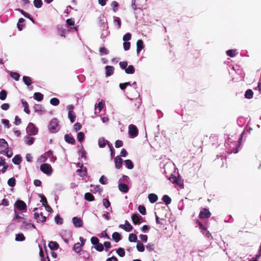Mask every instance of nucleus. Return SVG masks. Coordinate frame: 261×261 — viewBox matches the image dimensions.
<instances>
[{
  "label": "nucleus",
  "instance_id": "25",
  "mask_svg": "<svg viewBox=\"0 0 261 261\" xmlns=\"http://www.w3.org/2000/svg\"><path fill=\"white\" fill-rule=\"evenodd\" d=\"M253 96V92L251 89H248L245 92V97L247 99H251Z\"/></svg>",
  "mask_w": 261,
  "mask_h": 261
},
{
  "label": "nucleus",
  "instance_id": "43",
  "mask_svg": "<svg viewBox=\"0 0 261 261\" xmlns=\"http://www.w3.org/2000/svg\"><path fill=\"white\" fill-rule=\"evenodd\" d=\"M25 240V237L22 233H18L16 235L15 240L16 241H23Z\"/></svg>",
  "mask_w": 261,
  "mask_h": 261
},
{
  "label": "nucleus",
  "instance_id": "22",
  "mask_svg": "<svg viewBox=\"0 0 261 261\" xmlns=\"http://www.w3.org/2000/svg\"><path fill=\"white\" fill-rule=\"evenodd\" d=\"M21 102L23 107H24V111L28 114L30 113V111L29 109V104L27 101L24 99L21 100Z\"/></svg>",
  "mask_w": 261,
  "mask_h": 261
},
{
  "label": "nucleus",
  "instance_id": "34",
  "mask_svg": "<svg viewBox=\"0 0 261 261\" xmlns=\"http://www.w3.org/2000/svg\"><path fill=\"white\" fill-rule=\"evenodd\" d=\"M10 74L11 77L16 81H18L20 76L18 73L16 72L11 71Z\"/></svg>",
  "mask_w": 261,
  "mask_h": 261
},
{
  "label": "nucleus",
  "instance_id": "18",
  "mask_svg": "<svg viewBox=\"0 0 261 261\" xmlns=\"http://www.w3.org/2000/svg\"><path fill=\"white\" fill-rule=\"evenodd\" d=\"M65 140L68 143L74 144L75 143V140L73 137L70 136L69 135H65L64 136Z\"/></svg>",
  "mask_w": 261,
  "mask_h": 261
},
{
  "label": "nucleus",
  "instance_id": "29",
  "mask_svg": "<svg viewBox=\"0 0 261 261\" xmlns=\"http://www.w3.org/2000/svg\"><path fill=\"white\" fill-rule=\"evenodd\" d=\"M137 249L139 252H143L145 249L144 245L140 241H137Z\"/></svg>",
  "mask_w": 261,
  "mask_h": 261
},
{
  "label": "nucleus",
  "instance_id": "46",
  "mask_svg": "<svg viewBox=\"0 0 261 261\" xmlns=\"http://www.w3.org/2000/svg\"><path fill=\"white\" fill-rule=\"evenodd\" d=\"M95 248L97 251H99V252L102 251L104 249L103 244H102L101 243H98L97 244H96L95 246Z\"/></svg>",
  "mask_w": 261,
  "mask_h": 261
},
{
  "label": "nucleus",
  "instance_id": "4",
  "mask_svg": "<svg viewBox=\"0 0 261 261\" xmlns=\"http://www.w3.org/2000/svg\"><path fill=\"white\" fill-rule=\"evenodd\" d=\"M128 133L132 137H136L138 135V129L136 125L130 124L128 126Z\"/></svg>",
  "mask_w": 261,
  "mask_h": 261
},
{
  "label": "nucleus",
  "instance_id": "36",
  "mask_svg": "<svg viewBox=\"0 0 261 261\" xmlns=\"http://www.w3.org/2000/svg\"><path fill=\"white\" fill-rule=\"evenodd\" d=\"M34 138L29 136L25 137V143L29 145H31L34 143Z\"/></svg>",
  "mask_w": 261,
  "mask_h": 261
},
{
  "label": "nucleus",
  "instance_id": "16",
  "mask_svg": "<svg viewBox=\"0 0 261 261\" xmlns=\"http://www.w3.org/2000/svg\"><path fill=\"white\" fill-rule=\"evenodd\" d=\"M148 199L150 203H153L155 202L158 199V196L155 194H149L148 196Z\"/></svg>",
  "mask_w": 261,
  "mask_h": 261
},
{
  "label": "nucleus",
  "instance_id": "23",
  "mask_svg": "<svg viewBox=\"0 0 261 261\" xmlns=\"http://www.w3.org/2000/svg\"><path fill=\"white\" fill-rule=\"evenodd\" d=\"M82 245H81V243L78 242L74 244L73 249L75 252L77 253H80L82 251Z\"/></svg>",
  "mask_w": 261,
  "mask_h": 261
},
{
  "label": "nucleus",
  "instance_id": "41",
  "mask_svg": "<svg viewBox=\"0 0 261 261\" xmlns=\"http://www.w3.org/2000/svg\"><path fill=\"white\" fill-rule=\"evenodd\" d=\"M59 100L56 97L53 98L50 100V104L54 106H58L59 104Z\"/></svg>",
  "mask_w": 261,
  "mask_h": 261
},
{
  "label": "nucleus",
  "instance_id": "8",
  "mask_svg": "<svg viewBox=\"0 0 261 261\" xmlns=\"http://www.w3.org/2000/svg\"><path fill=\"white\" fill-rule=\"evenodd\" d=\"M76 172L81 177L87 176V169L86 167H84L83 165L82 164L81 166V168L77 169L76 170Z\"/></svg>",
  "mask_w": 261,
  "mask_h": 261
},
{
  "label": "nucleus",
  "instance_id": "11",
  "mask_svg": "<svg viewBox=\"0 0 261 261\" xmlns=\"http://www.w3.org/2000/svg\"><path fill=\"white\" fill-rule=\"evenodd\" d=\"M132 219L134 224H137L141 222V220L142 219V218L141 216H139L137 214H134L132 215Z\"/></svg>",
  "mask_w": 261,
  "mask_h": 261
},
{
  "label": "nucleus",
  "instance_id": "19",
  "mask_svg": "<svg viewBox=\"0 0 261 261\" xmlns=\"http://www.w3.org/2000/svg\"><path fill=\"white\" fill-rule=\"evenodd\" d=\"M112 239L117 243L122 239V237L120 233L117 232H115L112 234Z\"/></svg>",
  "mask_w": 261,
  "mask_h": 261
},
{
  "label": "nucleus",
  "instance_id": "15",
  "mask_svg": "<svg viewBox=\"0 0 261 261\" xmlns=\"http://www.w3.org/2000/svg\"><path fill=\"white\" fill-rule=\"evenodd\" d=\"M119 190L123 193H127L128 191V187L125 184H120L118 186Z\"/></svg>",
  "mask_w": 261,
  "mask_h": 261
},
{
  "label": "nucleus",
  "instance_id": "51",
  "mask_svg": "<svg viewBox=\"0 0 261 261\" xmlns=\"http://www.w3.org/2000/svg\"><path fill=\"white\" fill-rule=\"evenodd\" d=\"M55 220L57 224H62L63 223V219L59 215H57L55 217Z\"/></svg>",
  "mask_w": 261,
  "mask_h": 261
},
{
  "label": "nucleus",
  "instance_id": "30",
  "mask_svg": "<svg viewBox=\"0 0 261 261\" xmlns=\"http://www.w3.org/2000/svg\"><path fill=\"white\" fill-rule=\"evenodd\" d=\"M22 80L24 84L27 86H30L32 84V79L30 77L27 76H23Z\"/></svg>",
  "mask_w": 261,
  "mask_h": 261
},
{
  "label": "nucleus",
  "instance_id": "60",
  "mask_svg": "<svg viewBox=\"0 0 261 261\" xmlns=\"http://www.w3.org/2000/svg\"><path fill=\"white\" fill-rule=\"evenodd\" d=\"M119 66L122 69H125L126 68L127 66V62L126 61H121L119 62Z\"/></svg>",
  "mask_w": 261,
  "mask_h": 261
},
{
  "label": "nucleus",
  "instance_id": "10",
  "mask_svg": "<svg viewBox=\"0 0 261 261\" xmlns=\"http://www.w3.org/2000/svg\"><path fill=\"white\" fill-rule=\"evenodd\" d=\"M115 167L117 169H120L122 167L123 160L119 156H117L114 159Z\"/></svg>",
  "mask_w": 261,
  "mask_h": 261
},
{
  "label": "nucleus",
  "instance_id": "47",
  "mask_svg": "<svg viewBox=\"0 0 261 261\" xmlns=\"http://www.w3.org/2000/svg\"><path fill=\"white\" fill-rule=\"evenodd\" d=\"M85 138V135L83 132H79L77 135V139L79 142H82Z\"/></svg>",
  "mask_w": 261,
  "mask_h": 261
},
{
  "label": "nucleus",
  "instance_id": "1",
  "mask_svg": "<svg viewBox=\"0 0 261 261\" xmlns=\"http://www.w3.org/2000/svg\"><path fill=\"white\" fill-rule=\"evenodd\" d=\"M49 131L53 133H56L59 130V122L57 119H53L48 125Z\"/></svg>",
  "mask_w": 261,
  "mask_h": 261
},
{
  "label": "nucleus",
  "instance_id": "17",
  "mask_svg": "<svg viewBox=\"0 0 261 261\" xmlns=\"http://www.w3.org/2000/svg\"><path fill=\"white\" fill-rule=\"evenodd\" d=\"M114 68L112 66H107L106 67V74L107 76H110L113 74Z\"/></svg>",
  "mask_w": 261,
  "mask_h": 261
},
{
  "label": "nucleus",
  "instance_id": "40",
  "mask_svg": "<svg viewBox=\"0 0 261 261\" xmlns=\"http://www.w3.org/2000/svg\"><path fill=\"white\" fill-rule=\"evenodd\" d=\"M114 23L117 25V28L118 29H120L121 26V21L119 17H115L114 19Z\"/></svg>",
  "mask_w": 261,
  "mask_h": 261
},
{
  "label": "nucleus",
  "instance_id": "62",
  "mask_svg": "<svg viewBox=\"0 0 261 261\" xmlns=\"http://www.w3.org/2000/svg\"><path fill=\"white\" fill-rule=\"evenodd\" d=\"M146 247L147 250H148L149 251H153L154 249V244H150V243H148L146 245Z\"/></svg>",
  "mask_w": 261,
  "mask_h": 261
},
{
  "label": "nucleus",
  "instance_id": "39",
  "mask_svg": "<svg viewBox=\"0 0 261 261\" xmlns=\"http://www.w3.org/2000/svg\"><path fill=\"white\" fill-rule=\"evenodd\" d=\"M226 54L228 56L233 57L237 54V50L229 49L226 51Z\"/></svg>",
  "mask_w": 261,
  "mask_h": 261
},
{
  "label": "nucleus",
  "instance_id": "13",
  "mask_svg": "<svg viewBox=\"0 0 261 261\" xmlns=\"http://www.w3.org/2000/svg\"><path fill=\"white\" fill-rule=\"evenodd\" d=\"M48 246L50 250H56L59 249V245L57 242L50 241L49 242Z\"/></svg>",
  "mask_w": 261,
  "mask_h": 261
},
{
  "label": "nucleus",
  "instance_id": "37",
  "mask_svg": "<svg viewBox=\"0 0 261 261\" xmlns=\"http://www.w3.org/2000/svg\"><path fill=\"white\" fill-rule=\"evenodd\" d=\"M104 105H105V103L102 101H101L97 105L96 104L95 110H98V112H100L103 109Z\"/></svg>",
  "mask_w": 261,
  "mask_h": 261
},
{
  "label": "nucleus",
  "instance_id": "44",
  "mask_svg": "<svg viewBox=\"0 0 261 261\" xmlns=\"http://www.w3.org/2000/svg\"><path fill=\"white\" fill-rule=\"evenodd\" d=\"M7 95V91L5 90H3L0 92V99L4 100H5Z\"/></svg>",
  "mask_w": 261,
  "mask_h": 261
},
{
  "label": "nucleus",
  "instance_id": "3",
  "mask_svg": "<svg viewBox=\"0 0 261 261\" xmlns=\"http://www.w3.org/2000/svg\"><path fill=\"white\" fill-rule=\"evenodd\" d=\"M40 170L47 175H50L53 172V169L49 164L44 163L41 165Z\"/></svg>",
  "mask_w": 261,
  "mask_h": 261
},
{
  "label": "nucleus",
  "instance_id": "57",
  "mask_svg": "<svg viewBox=\"0 0 261 261\" xmlns=\"http://www.w3.org/2000/svg\"><path fill=\"white\" fill-rule=\"evenodd\" d=\"M123 45L125 50H128L129 49L130 46V43L129 42L124 41Z\"/></svg>",
  "mask_w": 261,
  "mask_h": 261
},
{
  "label": "nucleus",
  "instance_id": "45",
  "mask_svg": "<svg viewBox=\"0 0 261 261\" xmlns=\"http://www.w3.org/2000/svg\"><path fill=\"white\" fill-rule=\"evenodd\" d=\"M33 3L34 6L37 8H41L42 5V0H34Z\"/></svg>",
  "mask_w": 261,
  "mask_h": 261
},
{
  "label": "nucleus",
  "instance_id": "33",
  "mask_svg": "<svg viewBox=\"0 0 261 261\" xmlns=\"http://www.w3.org/2000/svg\"><path fill=\"white\" fill-rule=\"evenodd\" d=\"M68 31L66 30L62 27H58V33L61 36H65V34L68 32Z\"/></svg>",
  "mask_w": 261,
  "mask_h": 261
},
{
  "label": "nucleus",
  "instance_id": "48",
  "mask_svg": "<svg viewBox=\"0 0 261 261\" xmlns=\"http://www.w3.org/2000/svg\"><path fill=\"white\" fill-rule=\"evenodd\" d=\"M24 21V19L23 18H21L19 19L17 23V28L19 31H21L23 28V24H22Z\"/></svg>",
  "mask_w": 261,
  "mask_h": 261
},
{
  "label": "nucleus",
  "instance_id": "54",
  "mask_svg": "<svg viewBox=\"0 0 261 261\" xmlns=\"http://www.w3.org/2000/svg\"><path fill=\"white\" fill-rule=\"evenodd\" d=\"M106 140L103 139H99L98 140V145L100 147H104L106 146Z\"/></svg>",
  "mask_w": 261,
  "mask_h": 261
},
{
  "label": "nucleus",
  "instance_id": "6",
  "mask_svg": "<svg viewBox=\"0 0 261 261\" xmlns=\"http://www.w3.org/2000/svg\"><path fill=\"white\" fill-rule=\"evenodd\" d=\"M14 205L19 211H23L27 209L26 204L21 200H17Z\"/></svg>",
  "mask_w": 261,
  "mask_h": 261
},
{
  "label": "nucleus",
  "instance_id": "9",
  "mask_svg": "<svg viewBox=\"0 0 261 261\" xmlns=\"http://www.w3.org/2000/svg\"><path fill=\"white\" fill-rule=\"evenodd\" d=\"M119 227L124 229V230H125L127 232L130 231L133 228L132 225L127 220H126L125 221L124 225L120 224L119 225Z\"/></svg>",
  "mask_w": 261,
  "mask_h": 261
},
{
  "label": "nucleus",
  "instance_id": "58",
  "mask_svg": "<svg viewBox=\"0 0 261 261\" xmlns=\"http://www.w3.org/2000/svg\"><path fill=\"white\" fill-rule=\"evenodd\" d=\"M73 128L75 132H77L81 129L82 125L80 123L76 122L74 124Z\"/></svg>",
  "mask_w": 261,
  "mask_h": 261
},
{
  "label": "nucleus",
  "instance_id": "55",
  "mask_svg": "<svg viewBox=\"0 0 261 261\" xmlns=\"http://www.w3.org/2000/svg\"><path fill=\"white\" fill-rule=\"evenodd\" d=\"M31 225V223H28L26 221H23L21 225V229H28L29 228Z\"/></svg>",
  "mask_w": 261,
  "mask_h": 261
},
{
  "label": "nucleus",
  "instance_id": "50",
  "mask_svg": "<svg viewBox=\"0 0 261 261\" xmlns=\"http://www.w3.org/2000/svg\"><path fill=\"white\" fill-rule=\"evenodd\" d=\"M116 252L120 257H123L125 256V251L122 248H119Z\"/></svg>",
  "mask_w": 261,
  "mask_h": 261
},
{
  "label": "nucleus",
  "instance_id": "59",
  "mask_svg": "<svg viewBox=\"0 0 261 261\" xmlns=\"http://www.w3.org/2000/svg\"><path fill=\"white\" fill-rule=\"evenodd\" d=\"M123 145V143L121 140H116L115 143V146L116 148H119L120 147H122Z\"/></svg>",
  "mask_w": 261,
  "mask_h": 261
},
{
  "label": "nucleus",
  "instance_id": "24",
  "mask_svg": "<svg viewBox=\"0 0 261 261\" xmlns=\"http://www.w3.org/2000/svg\"><path fill=\"white\" fill-rule=\"evenodd\" d=\"M21 161V157L19 155H16L12 159L13 163L15 165H19Z\"/></svg>",
  "mask_w": 261,
  "mask_h": 261
},
{
  "label": "nucleus",
  "instance_id": "26",
  "mask_svg": "<svg viewBox=\"0 0 261 261\" xmlns=\"http://www.w3.org/2000/svg\"><path fill=\"white\" fill-rule=\"evenodd\" d=\"M34 98L35 100L40 101L43 98V95L40 92H35L34 94Z\"/></svg>",
  "mask_w": 261,
  "mask_h": 261
},
{
  "label": "nucleus",
  "instance_id": "63",
  "mask_svg": "<svg viewBox=\"0 0 261 261\" xmlns=\"http://www.w3.org/2000/svg\"><path fill=\"white\" fill-rule=\"evenodd\" d=\"M107 179L104 175H102L99 179V182L102 185L106 184L107 183Z\"/></svg>",
  "mask_w": 261,
  "mask_h": 261
},
{
  "label": "nucleus",
  "instance_id": "31",
  "mask_svg": "<svg viewBox=\"0 0 261 261\" xmlns=\"http://www.w3.org/2000/svg\"><path fill=\"white\" fill-rule=\"evenodd\" d=\"M17 10L19 11V12H20V13L26 18H28L29 19H30L31 21H32L33 22H34V19L31 16V15L29 14V13H26L25 11H24L23 10H21L20 9H17Z\"/></svg>",
  "mask_w": 261,
  "mask_h": 261
},
{
  "label": "nucleus",
  "instance_id": "2",
  "mask_svg": "<svg viewBox=\"0 0 261 261\" xmlns=\"http://www.w3.org/2000/svg\"><path fill=\"white\" fill-rule=\"evenodd\" d=\"M26 131L29 135H35L37 134L38 129L33 123L30 122L26 128Z\"/></svg>",
  "mask_w": 261,
  "mask_h": 261
},
{
  "label": "nucleus",
  "instance_id": "42",
  "mask_svg": "<svg viewBox=\"0 0 261 261\" xmlns=\"http://www.w3.org/2000/svg\"><path fill=\"white\" fill-rule=\"evenodd\" d=\"M15 179L14 177H11L9 178L8 180V185L11 187H13L15 186Z\"/></svg>",
  "mask_w": 261,
  "mask_h": 261
},
{
  "label": "nucleus",
  "instance_id": "27",
  "mask_svg": "<svg viewBox=\"0 0 261 261\" xmlns=\"http://www.w3.org/2000/svg\"><path fill=\"white\" fill-rule=\"evenodd\" d=\"M125 72L127 74H133L135 72V69L133 65H130L125 69Z\"/></svg>",
  "mask_w": 261,
  "mask_h": 261
},
{
  "label": "nucleus",
  "instance_id": "21",
  "mask_svg": "<svg viewBox=\"0 0 261 261\" xmlns=\"http://www.w3.org/2000/svg\"><path fill=\"white\" fill-rule=\"evenodd\" d=\"M68 117L71 123L74 122L76 118L75 114L72 110H69L68 113Z\"/></svg>",
  "mask_w": 261,
  "mask_h": 261
},
{
  "label": "nucleus",
  "instance_id": "64",
  "mask_svg": "<svg viewBox=\"0 0 261 261\" xmlns=\"http://www.w3.org/2000/svg\"><path fill=\"white\" fill-rule=\"evenodd\" d=\"M99 52L101 55H107L109 53V51L105 47H100L99 49Z\"/></svg>",
  "mask_w": 261,
  "mask_h": 261
},
{
  "label": "nucleus",
  "instance_id": "53",
  "mask_svg": "<svg viewBox=\"0 0 261 261\" xmlns=\"http://www.w3.org/2000/svg\"><path fill=\"white\" fill-rule=\"evenodd\" d=\"M102 202L104 206L106 208H108L111 205L110 202L109 201V199L107 198L103 199Z\"/></svg>",
  "mask_w": 261,
  "mask_h": 261
},
{
  "label": "nucleus",
  "instance_id": "38",
  "mask_svg": "<svg viewBox=\"0 0 261 261\" xmlns=\"http://www.w3.org/2000/svg\"><path fill=\"white\" fill-rule=\"evenodd\" d=\"M128 240L131 242H136L137 241V237L134 233H130L128 237Z\"/></svg>",
  "mask_w": 261,
  "mask_h": 261
},
{
  "label": "nucleus",
  "instance_id": "56",
  "mask_svg": "<svg viewBox=\"0 0 261 261\" xmlns=\"http://www.w3.org/2000/svg\"><path fill=\"white\" fill-rule=\"evenodd\" d=\"M131 37H132V35L130 33H127L126 34H125L123 37V40L124 41H128L129 40H130L131 39Z\"/></svg>",
  "mask_w": 261,
  "mask_h": 261
},
{
  "label": "nucleus",
  "instance_id": "52",
  "mask_svg": "<svg viewBox=\"0 0 261 261\" xmlns=\"http://www.w3.org/2000/svg\"><path fill=\"white\" fill-rule=\"evenodd\" d=\"M111 6L113 7L114 12H116L118 10V4L116 1H113L111 3Z\"/></svg>",
  "mask_w": 261,
  "mask_h": 261
},
{
  "label": "nucleus",
  "instance_id": "14",
  "mask_svg": "<svg viewBox=\"0 0 261 261\" xmlns=\"http://www.w3.org/2000/svg\"><path fill=\"white\" fill-rule=\"evenodd\" d=\"M144 48L143 41L139 39L137 42V53L139 54L141 50Z\"/></svg>",
  "mask_w": 261,
  "mask_h": 261
},
{
  "label": "nucleus",
  "instance_id": "7",
  "mask_svg": "<svg viewBox=\"0 0 261 261\" xmlns=\"http://www.w3.org/2000/svg\"><path fill=\"white\" fill-rule=\"evenodd\" d=\"M72 222L73 225L76 227H81L83 225V221L80 218L74 217L72 218Z\"/></svg>",
  "mask_w": 261,
  "mask_h": 261
},
{
  "label": "nucleus",
  "instance_id": "61",
  "mask_svg": "<svg viewBox=\"0 0 261 261\" xmlns=\"http://www.w3.org/2000/svg\"><path fill=\"white\" fill-rule=\"evenodd\" d=\"M91 242L92 244L96 245L99 243V240L96 237H92L91 239Z\"/></svg>",
  "mask_w": 261,
  "mask_h": 261
},
{
  "label": "nucleus",
  "instance_id": "32",
  "mask_svg": "<svg viewBox=\"0 0 261 261\" xmlns=\"http://www.w3.org/2000/svg\"><path fill=\"white\" fill-rule=\"evenodd\" d=\"M162 199L166 205H168L170 204L171 202V199L168 195H164L162 198Z\"/></svg>",
  "mask_w": 261,
  "mask_h": 261
},
{
  "label": "nucleus",
  "instance_id": "28",
  "mask_svg": "<svg viewBox=\"0 0 261 261\" xmlns=\"http://www.w3.org/2000/svg\"><path fill=\"white\" fill-rule=\"evenodd\" d=\"M124 163H125L126 167L128 169H132L134 167V164L130 160L128 159V160H125Z\"/></svg>",
  "mask_w": 261,
  "mask_h": 261
},
{
  "label": "nucleus",
  "instance_id": "35",
  "mask_svg": "<svg viewBox=\"0 0 261 261\" xmlns=\"http://www.w3.org/2000/svg\"><path fill=\"white\" fill-rule=\"evenodd\" d=\"M0 147L5 148L6 149H8V144L7 141L4 139H0Z\"/></svg>",
  "mask_w": 261,
  "mask_h": 261
},
{
  "label": "nucleus",
  "instance_id": "12",
  "mask_svg": "<svg viewBox=\"0 0 261 261\" xmlns=\"http://www.w3.org/2000/svg\"><path fill=\"white\" fill-rule=\"evenodd\" d=\"M34 218L38 222H44L46 221V218L45 216H43L42 214L40 216L39 214L38 213H35L34 214Z\"/></svg>",
  "mask_w": 261,
  "mask_h": 261
},
{
  "label": "nucleus",
  "instance_id": "20",
  "mask_svg": "<svg viewBox=\"0 0 261 261\" xmlns=\"http://www.w3.org/2000/svg\"><path fill=\"white\" fill-rule=\"evenodd\" d=\"M85 200L88 201H93L95 200L94 196L89 192L86 193L84 195Z\"/></svg>",
  "mask_w": 261,
  "mask_h": 261
},
{
  "label": "nucleus",
  "instance_id": "5",
  "mask_svg": "<svg viewBox=\"0 0 261 261\" xmlns=\"http://www.w3.org/2000/svg\"><path fill=\"white\" fill-rule=\"evenodd\" d=\"M211 213L208 210V209L206 208H203L201 210L199 217L201 219H205L211 217Z\"/></svg>",
  "mask_w": 261,
  "mask_h": 261
},
{
  "label": "nucleus",
  "instance_id": "49",
  "mask_svg": "<svg viewBox=\"0 0 261 261\" xmlns=\"http://www.w3.org/2000/svg\"><path fill=\"white\" fill-rule=\"evenodd\" d=\"M138 211L141 214H142L143 215H144L146 214V208L144 205H139L138 206Z\"/></svg>",
  "mask_w": 261,
  "mask_h": 261
}]
</instances>
